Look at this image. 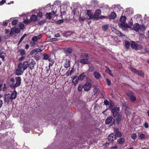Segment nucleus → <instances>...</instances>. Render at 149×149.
<instances>
[{
    "instance_id": "nucleus-1",
    "label": "nucleus",
    "mask_w": 149,
    "mask_h": 149,
    "mask_svg": "<svg viewBox=\"0 0 149 149\" xmlns=\"http://www.w3.org/2000/svg\"><path fill=\"white\" fill-rule=\"evenodd\" d=\"M59 5L57 4H54L52 6V13H46V16L47 18L50 19L51 18V16H53L54 17H55L56 16V13L57 12V8H59Z\"/></svg>"
},
{
    "instance_id": "nucleus-2",
    "label": "nucleus",
    "mask_w": 149,
    "mask_h": 149,
    "mask_svg": "<svg viewBox=\"0 0 149 149\" xmlns=\"http://www.w3.org/2000/svg\"><path fill=\"white\" fill-rule=\"evenodd\" d=\"M22 63H20L18 64L17 68L16 70V74L17 75H20L22 74L24 70L22 68Z\"/></svg>"
},
{
    "instance_id": "nucleus-3",
    "label": "nucleus",
    "mask_w": 149,
    "mask_h": 149,
    "mask_svg": "<svg viewBox=\"0 0 149 149\" xmlns=\"http://www.w3.org/2000/svg\"><path fill=\"white\" fill-rule=\"evenodd\" d=\"M16 82L15 84L13 83L11 84L10 86L11 88H15L19 86L21 84V79L20 77H17L16 78Z\"/></svg>"
},
{
    "instance_id": "nucleus-4",
    "label": "nucleus",
    "mask_w": 149,
    "mask_h": 149,
    "mask_svg": "<svg viewBox=\"0 0 149 149\" xmlns=\"http://www.w3.org/2000/svg\"><path fill=\"white\" fill-rule=\"evenodd\" d=\"M127 95L130 98V100L132 101L133 102L136 100V98L135 96L134 93L131 91H129L127 93Z\"/></svg>"
},
{
    "instance_id": "nucleus-5",
    "label": "nucleus",
    "mask_w": 149,
    "mask_h": 149,
    "mask_svg": "<svg viewBox=\"0 0 149 149\" xmlns=\"http://www.w3.org/2000/svg\"><path fill=\"white\" fill-rule=\"evenodd\" d=\"M4 99V102H7L8 104L10 102H11L13 100L11 97L10 94L9 93L5 95Z\"/></svg>"
},
{
    "instance_id": "nucleus-6",
    "label": "nucleus",
    "mask_w": 149,
    "mask_h": 149,
    "mask_svg": "<svg viewBox=\"0 0 149 149\" xmlns=\"http://www.w3.org/2000/svg\"><path fill=\"white\" fill-rule=\"evenodd\" d=\"M131 70L134 73L139 75L142 77H143L144 76V74L143 72L141 70H136L132 67H130Z\"/></svg>"
},
{
    "instance_id": "nucleus-7",
    "label": "nucleus",
    "mask_w": 149,
    "mask_h": 149,
    "mask_svg": "<svg viewBox=\"0 0 149 149\" xmlns=\"http://www.w3.org/2000/svg\"><path fill=\"white\" fill-rule=\"evenodd\" d=\"M111 111L113 114V116L115 117L116 116L119 111V107H115Z\"/></svg>"
},
{
    "instance_id": "nucleus-8",
    "label": "nucleus",
    "mask_w": 149,
    "mask_h": 149,
    "mask_svg": "<svg viewBox=\"0 0 149 149\" xmlns=\"http://www.w3.org/2000/svg\"><path fill=\"white\" fill-rule=\"evenodd\" d=\"M116 139V136L113 133L110 134L108 137V140L110 142H112Z\"/></svg>"
},
{
    "instance_id": "nucleus-9",
    "label": "nucleus",
    "mask_w": 149,
    "mask_h": 149,
    "mask_svg": "<svg viewBox=\"0 0 149 149\" xmlns=\"http://www.w3.org/2000/svg\"><path fill=\"white\" fill-rule=\"evenodd\" d=\"M115 121V120L113 119V118L111 116L108 117L106 119L105 123L106 124H108L109 123H113Z\"/></svg>"
},
{
    "instance_id": "nucleus-10",
    "label": "nucleus",
    "mask_w": 149,
    "mask_h": 149,
    "mask_svg": "<svg viewBox=\"0 0 149 149\" xmlns=\"http://www.w3.org/2000/svg\"><path fill=\"white\" fill-rule=\"evenodd\" d=\"M119 26L121 28L123 29H125L126 28H129L132 29L131 27L127 24L124 23H120L119 24Z\"/></svg>"
},
{
    "instance_id": "nucleus-11",
    "label": "nucleus",
    "mask_w": 149,
    "mask_h": 149,
    "mask_svg": "<svg viewBox=\"0 0 149 149\" xmlns=\"http://www.w3.org/2000/svg\"><path fill=\"white\" fill-rule=\"evenodd\" d=\"M101 11L100 10L97 9L95 11L94 15L92 17L93 19H97V17L101 13Z\"/></svg>"
},
{
    "instance_id": "nucleus-12",
    "label": "nucleus",
    "mask_w": 149,
    "mask_h": 149,
    "mask_svg": "<svg viewBox=\"0 0 149 149\" xmlns=\"http://www.w3.org/2000/svg\"><path fill=\"white\" fill-rule=\"evenodd\" d=\"M140 29V26L138 23H136L134 24L133 26V27L132 28V29L136 31H139Z\"/></svg>"
},
{
    "instance_id": "nucleus-13",
    "label": "nucleus",
    "mask_w": 149,
    "mask_h": 149,
    "mask_svg": "<svg viewBox=\"0 0 149 149\" xmlns=\"http://www.w3.org/2000/svg\"><path fill=\"white\" fill-rule=\"evenodd\" d=\"M29 65V63L27 61H25L23 63H22V66L23 69V70H26L28 67Z\"/></svg>"
},
{
    "instance_id": "nucleus-14",
    "label": "nucleus",
    "mask_w": 149,
    "mask_h": 149,
    "mask_svg": "<svg viewBox=\"0 0 149 149\" xmlns=\"http://www.w3.org/2000/svg\"><path fill=\"white\" fill-rule=\"evenodd\" d=\"M91 84L88 83H86L83 86V88L85 91H88L91 88Z\"/></svg>"
},
{
    "instance_id": "nucleus-15",
    "label": "nucleus",
    "mask_w": 149,
    "mask_h": 149,
    "mask_svg": "<svg viewBox=\"0 0 149 149\" xmlns=\"http://www.w3.org/2000/svg\"><path fill=\"white\" fill-rule=\"evenodd\" d=\"M112 31L113 32L120 36H124L123 34L115 28H113Z\"/></svg>"
},
{
    "instance_id": "nucleus-16",
    "label": "nucleus",
    "mask_w": 149,
    "mask_h": 149,
    "mask_svg": "<svg viewBox=\"0 0 149 149\" xmlns=\"http://www.w3.org/2000/svg\"><path fill=\"white\" fill-rule=\"evenodd\" d=\"M125 14L130 15L132 14L133 13V10L132 8H128L126 9Z\"/></svg>"
},
{
    "instance_id": "nucleus-17",
    "label": "nucleus",
    "mask_w": 149,
    "mask_h": 149,
    "mask_svg": "<svg viewBox=\"0 0 149 149\" xmlns=\"http://www.w3.org/2000/svg\"><path fill=\"white\" fill-rule=\"evenodd\" d=\"M17 94V92L15 90L12 93L10 94L11 97L13 100L15 99L16 98Z\"/></svg>"
},
{
    "instance_id": "nucleus-18",
    "label": "nucleus",
    "mask_w": 149,
    "mask_h": 149,
    "mask_svg": "<svg viewBox=\"0 0 149 149\" xmlns=\"http://www.w3.org/2000/svg\"><path fill=\"white\" fill-rule=\"evenodd\" d=\"M79 80L77 78V76H75L72 79V82L74 85H76L78 83Z\"/></svg>"
},
{
    "instance_id": "nucleus-19",
    "label": "nucleus",
    "mask_w": 149,
    "mask_h": 149,
    "mask_svg": "<svg viewBox=\"0 0 149 149\" xmlns=\"http://www.w3.org/2000/svg\"><path fill=\"white\" fill-rule=\"evenodd\" d=\"M80 62L81 63L84 64H88L89 63V61L87 58H82L80 60Z\"/></svg>"
},
{
    "instance_id": "nucleus-20",
    "label": "nucleus",
    "mask_w": 149,
    "mask_h": 149,
    "mask_svg": "<svg viewBox=\"0 0 149 149\" xmlns=\"http://www.w3.org/2000/svg\"><path fill=\"white\" fill-rule=\"evenodd\" d=\"M114 132L115 133V135L116 137H119L121 136V133L118 129H115L114 131Z\"/></svg>"
},
{
    "instance_id": "nucleus-21",
    "label": "nucleus",
    "mask_w": 149,
    "mask_h": 149,
    "mask_svg": "<svg viewBox=\"0 0 149 149\" xmlns=\"http://www.w3.org/2000/svg\"><path fill=\"white\" fill-rule=\"evenodd\" d=\"M94 75L95 78L97 79H99L101 77L100 74V73L96 71L94 73Z\"/></svg>"
},
{
    "instance_id": "nucleus-22",
    "label": "nucleus",
    "mask_w": 149,
    "mask_h": 149,
    "mask_svg": "<svg viewBox=\"0 0 149 149\" xmlns=\"http://www.w3.org/2000/svg\"><path fill=\"white\" fill-rule=\"evenodd\" d=\"M37 17L36 15H32L30 17V19L31 20V22H34L37 20Z\"/></svg>"
},
{
    "instance_id": "nucleus-23",
    "label": "nucleus",
    "mask_w": 149,
    "mask_h": 149,
    "mask_svg": "<svg viewBox=\"0 0 149 149\" xmlns=\"http://www.w3.org/2000/svg\"><path fill=\"white\" fill-rule=\"evenodd\" d=\"M116 17V14L114 12H111V13L109 17H108V18L109 19H115Z\"/></svg>"
},
{
    "instance_id": "nucleus-24",
    "label": "nucleus",
    "mask_w": 149,
    "mask_h": 149,
    "mask_svg": "<svg viewBox=\"0 0 149 149\" xmlns=\"http://www.w3.org/2000/svg\"><path fill=\"white\" fill-rule=\"evenodd\" d=\"M65 62L64 65L65 67V68L69 67L70 66V61L68 59H66L65 61Z\"/></svg>"
},
{
    "instance_id": "nucleus-25",
    "label": "nucleus",
    "mask_w": 149,
    "mask_h": 149,
    "mask_svg": "<svg viewBox=\"0 0 149 149\" xmlns=\"http://www.w3.org/2000/svg\"><path fill=\"white\" fill-rule=\"evenodd\" d=\"M126 19V18L125 16H121L120 19V23H125Z\"/></svg>"
},
{
    "instance_id": "nucleus-26",
    "label": "nucleus",
    "mask_w": 149,
    "mask_h": 149,
    "mask_svg": "<svg viewBox=\"0 0 149 149\" xmlns=\"http://www.w3.org/2000/svg\"><path fill=\"white\" fill-rule=\"evenodd\" d=\"M142 48V47L141 45L139 44H136L134 49L136 50L140 49Z\"/></svg>"
},
{
    "instance_id": "nucleus-27",
    "label": "nucleus",
    "mask_w": 149,
    "mask_h": 149,
    "mask_svg": "<svg viewBox=\"0 0 149 149\" xmlns=\"http://www.w3.org/2000/svg\"><path fill=\"white\" fill-rule=\"evenodd\" d=\"M85 77V75L84 73L81 74L78 77H77V78L79 80H83Z\"/></svg>"
},
{
    "instance_id": "nucleus-28",
    "label": "nucleus",
    "mask_w": 149,
    "mask_h": 149,
    "mask_svg": "<svg viewBox=\"0 0 149 149\" xmlns=\"http://www.w3.org/2000/svg\"><path fill=\"white\" fill-rule=\"evenodd\" d=\"M48 61L50 62L49 66V69H50V67L52 66L53 64L54 63V61L53 59H51V58H49L48 59Z\"/></svg>"
},
{
    "instance_id": "nucleus-29",
    "label": "nucleus",
    "mask_w": 149,
    "mask_h": 149,
    "mask_svg": "<svg viewBox=\"0 0 149 149\" xmlns=\"http://www.w3.org/2000/svg\"><path fill=\"white\" fill-rule=\"evenodd\" d=\"M109 27V25L105 24L102 26V29L103 31H106L108 29Z\"/></svg>"
},
{
    "instance_id": "nucleus-30",
    "label": "nucleus",
    "mask_w": 149,
    "mask_h": 149,
    "mask_svg": "<svg viewBox=\"0 0 149 149\" xmlns=\"http://www.w3.org/2000/svg\"><path fill=\"white\" fill-rule=\"evenodd\" d=\"M125 139L123 138H121L119 139L118 141L117 142L118 144H121L122 143H123L125 141Z\"/></svg>"
},
{
    "instance_id": "nucleus-31",
    "label": "nucleus",
    "mask_w": 149,
    "mask_h": 149,
    "mask_svg": "<svg viewBox=\"0 0 149 149\" xmlns=\"http://www.w3.org/2000/svg\"><path fill=\"white\" fill-rule=\"evenodd\" d=\"M73 70V69H72L71 70H70V69H69L68 71L66 73V75L67 76H69L70 75L72 74V73L74 71Z\"/></svg>"
},
{
    "instance_id": "nucleus-32",
    "label": "nucleus",
    "mask_w": 149,
    "mask_h": 149,
    "mask_svg": "<svg viewBox=\"0 0 149 149\" xmlns=\"http://www.w3.org/2000/svg\"><path fill=\"white\" fill-rule=\"evenodd\" d=\"M87 14L89 17L90 18H92V17L93 16V15H92L91 10H87Z\"/></svg>"
},
{
    "instance_id": "nucleus-33",
    "label": "nucleus",
    "mask_w": 149,
    "mask_h": 149,
    "mask_svg": "<svg viewBox=\"0 0 149 149\" xmlns=\"http://www.w3.org/2000/svg\"><path fill=\"white\" fill-rule=\"evenodd\" d=\"M142 17V16L139 15H137L134 16V18H136V20L138 21L140 20Z\"/></svg>"
},
{
    "instance_id": "nucleus-34",
    "label": "nucleus",
    "mask_w": 149,
    "mask_h": 149,
    "mask_svg": "<svg viewBox=\"0 0 149 149\" xmlns=\"http://www.w3.org/2000/svg\"><path fill=\"white\" fill-rule=\"evenodd\" d=\"M72 32L70 31H67L65 33L64 36H65L67 37L70 36L72 35Z\"/></svg>"
},
{
    "instance_id": "nucleus-35",
    "label": "nucleus",
    "mask_w": 149,
    "mask_h": 149,
    "mask_svg": "<svg viewBox=\"0 0 149 149\" xmlns=\"http://www.w3.org/2000/svg\"><path fill=\"white\" fill-rule=\"evenodd\" d=\"M19 53L21 56H24L25 55V51L23 49H21L19 50Z\"/></svg>"
},
{
    "instance_id": "nucleus-36",
    "label": "nucleus",
    "mask_w": 149,
    "mask_h": 149,
    "mask_svg": "<svg viewBox=\"0 0 149 149\" xmlns=\"http://www.w3.org/2000/svg\"><path fill=\"white\" fill-rule=\"evenodd\" d=\"M5 54L3 52H0V58H1L3 61L4 60Z\"/></svg>"
},
{
    "instance_id": "nucleus-37",
    "label": "nucleus",
    "mask_w": 149,
    "mask_h": 149,
    "mask_svg": "<svg viewBox=\"0 0 149 149\" xmlns=\"http://www.w3.org/2000/svg\"><path fill=\"white\" fill-rule=\"evenodd\" d=\"M106 72L112 76H113V74L110 69L107 68L106 70Z\"/></svg>"
},
{
    "instance_id": "nucleus-38",
    "label": "nucleus",
    "mask_w": 149,
    "mask_h": 149,
    "mask_svg": "<svg viewBox=\"0 0 149 149\" xmlns=\"http://www.w3.org/2000/svg\"><path fill=\"white\" fill-rule=\"evenodd\" d=\"M122 118V116L120 114H119L118 115L117 118L116 119L117 122L119 123Z\"/></svg>"
},
{
    "instance_id": "nucleus-39",
    "label": "nucleus",
    "mask_w": 149,
    "mask_h": 149,
    "mask_svg": "<svg viewBox=\"0 0 149 149\" xmlns=\"http://www.w3.org/2000/svg\"><path fill=\"white\" fill-rule=\"evenodd\" d=\"M36 64V63L35 61H32L30 63V65L33 68L34 65Z\"/></svg>"
},
{
    "instance_id": "nucleus-40",
    "label": "nucleus",
    "mask_w": 149,
    "mask_h": 149,
    "mask_svg": "<svg viewBox=\"0 0 149 149\" xmlns=\"http://www.w3.org/2000/svg\"><path fill=\"white\" fill-rule=\"evenodd\" d=\"M24 22L25 24H29L31 22L30 19H28L27 18L24 19L23 21Z\"/></svg>"
},
{
    "instance_id": "nucleus-41",
    "label": "nucleus",
    "mask_w": 149,
    "mask_h": 149,
    "mask_svg": "<svg viewBox=\"0 0 149 149\" xmlns=\"http://www.w3.org/2000/svg\"><path fill=\"white\" fill-rule=\"evenodd\" d=\"M136 44L134 41H131V46L132 48L134 49Z\"/></svg>"
},
{
    "instance_id": "nucleus-42",
    "label": "nucleus",
    "mask_w": 149,
    "mask_h": 149,
    "mask_svg": "<svg viewBox=\"0 0 149 149\" xmlns=\"http://www.w3.org/2000/svg\"><path fill=\"white\" fill-rule=\"evenodd\" d=\"M125 47L127 49H128L130 46V43L129 41H126L125 43Z\"/></svg>"
},
{
    "instance_id": "nucleus-43",
    "label": "nucleus",
    "mask_w": 149,
    "mask_h": 149,
    "mask_svg": "<svg viewBox=\"0 0 149 149\" xmlns=\"http://www.w3.org/2000/svg\"><path fill=\"white\" fill-rule=\"evenodd\" d=\"M43 56H44V58L45 60H48V59L49 58V56L47 54H43Z\"/></svg>"
},
{
    "instance_id": "nucleus-44",
    "label": "nucleus",
    "mask_w": 149,
    "mask_h": 149,
    "mask_svg": "<svg viewBox=\"0 0 149 149\" xmlns=\"http://www.w3.org/2000/svg\"><path fill=\"white\" fill-rule=\"evenodd\" d=\"M106 81L107 84L109 86H110L111 84V82L110 80L108 79H106Z\"/></svg>"
},
{
    "instance_id": "nucleus-45",
    "label": "nucleus",
    "mask_w": 149,
    "mask_h": 149,
    "mask_svg": "<svg viewBox=\"0 0 149 149\" xmlns=\"http://www.w3.org/2000/svg\"><path fill=\"white\" fill-rule=\"evenodd\" d=\"M72 49L70 48L66 50H65L66 52V53H68V54L71 53L72 52Z\"/></svg>"
},
{
    "instance_id": "nucleus-46",
    "label": "nucleus",
    "mask_w": 149,
    "mask_h": 149,
    "mask_svg": "<svg viewBox=\"0 0 149 149\" xmlns=\"http://www.w3.org/2000/svg\"><path fill=\"white\" fill-rule=\"evenodd\" d=\"M14 31L16 33H18L20 32V30L19 28H14Z\"/></svg>"
},
{
    "instance_id": "nucleus-47",
    "label": "nucleus",
    "mask_w": 149,
    "mask_h": 149,
    "mask_svg": "<svg viewBox=\"0 0 149 149\" xmlns=\"http://www.w3.org/2000/svg\"><path fill=\"white\" fill-rule=\"evenodd\" d=\"M88 56V54L87 53H83L81 55V58L87 57Z\"/></svg>"
},
{
    "instance_id": "nucleus-48",
    "label": "nucleus",
    "mask_w": 149,
    "mask_h": 149,
    "mask_svg": "<svg viewBox=\"0 0 149 149\" xmlns=\"http://www.w3.org/2000/svg\"><path fill=\"white\" fill-rule=\"evenodd\" d=\"M63 22V19H60L56 22V23L58 24H60Z\"/></svg>"
},
{
    "instance_id": "nucleus-49",
    "label": "nucleus",
    "mask_w": 149,
    "mask_h": 149,
    "mask_svg": "<svg viewBox=\"0 0 149 149\" xmlns=\"http://www.w3.org/2000/svg\"><path fill=\"white\" fill-rule=\"evenodd\" d=\"M132 138L133 139H135L136 138V134L135 133L132 134L131 135Z\"/></svg>"
},
{
    "instance_id": "nucleus-50",
    "label": "nucleus",
    "mask_w": 149,
    "mask_h": 149,
    "mask_svg": "<svg viewBox=\"0 0 149 149\" xmlns=\"http://www.w3.org/2000/svg\"><path fill=\"white\" fill-rule=\"evenodd\" d=\"M17 20H13L12 22V24L13 25H15L17 24Z\"/></svg>"
},
{
    "instance_id": "nucleus-51",
    "label": "nucleus",
    "mask_w": 149,
    "mask_h": 149,
    "mask_svg": "<svg viewBox=\"0 0 149 149\" xmlns=\"http://www.w3.org/2000/svg\"><path fill=\"white\" fill-rule=\"evenodd\" d=\"M83 88V86L81 85H79L78 88V91H81L82 90Z\"/></svg>"
},
{
    "instance_id": "nucleus-52",
    "label": "nucleus",
    "mask_w": 149,
    "mask_h": 149,
    "mask_svg": "<svg viewBox=\"0 0 149 149\" xmlns=\"http://www.w3.org/2000/svg\"><path fill=\"white\" fill-rule=\"evenodd\" d=\"M85 20V18L83 17H80L79 18V21L80 22H82Z\"/></svg>"
},
{
    "instance_id": "nucleus-53",
    "label": "nucleus",
    "mask_w": 149,
    "mask_h": 149,
    "mask_svg": "<svg viewBox=\"0 0 149 149\" xmlns=\"http://www.w3.org/2000/svg\"><path fill=\"white\" fill-rule=\"evenodd\" d=\"M94 69V68L93 66H90L88 69V71L90 72L93 71Z\"/></svg>"
},
{
    "instance_id": "nucleus-54",
    "label": "nucleus",
    "mask_w": 149,
    "mask_h": 149,
    "mask_svg": "<svg viewBox=\"0 0 149 149\" xmlns=\"http://www.w3.org/2000/svg\"><path fill=\"white\" fill-rule=\"evenodd\" d=\"M19 27L21 29H23L24 28V26L23 24L20 23L19 25Z\"/></svg>"
},
{
    "instance_id": "nucleus-55",
    "label": "nucleus",
    "mask_w": 149,
    "mask_h": 149,
    "mask_svg": "<svg viewBox=\"0 0 149 149\" xmlns=\"http://www.w3.org/2000/svg\"><path fill=\"white\" fill-rule=\"evenodd\" d=\"M38 39V37L37 36H34L32 38V40L36 42Z\"/></svg>"
},
{
    "instance_id": "nucleus-56",
    "label": "nucleus",
    "mask_w": 149,
    "mask_h": 149,
    "mask_svg": "<svg viewBox=\"0 0 149 149\" xmlns=\"http://www.w3.org/2000/svg\"><path fill=\"white\" fill-rule=\"evenodd\" d=\"M34 51L36 52H40L42 51V50L40 49L36 48L34 49Z\"/></svg>"
},
{
    "instance_id": "nucleus-57",
    "label": "nucleus",
    "mask_w": 149,
    "mask_h": 149,
    "mask_svg": "<svg viewBox=\"0 0 149 149\" xmlns=\"http://www.w3.org/2000/svg\"><path fill=\"white\" fill-rule=\"evenodd\" d=\"M45 23V21L44 20L39 22L38 23V24L39 25H41Z\"/></svg>"
},
{
    "instance_id": "nucleus-58",
    "label": "nucleus",
    "mask_w": 149,
    "mask_h": 149,
    "mask_svg": "<svg viewBox=\"0 0 149 149\" xmlns=\"http://www.w3.org/2000/svg\"><path fill=\"white\" fill-rule=\"evenodd\" d=\"M104 104L106 105H109V102L107 100H105L104 101Z\"/></svg>"
},
{
    "instance_id": "nucleus-59",
    "label": "nucleus",
    "mask_w": 149,
    "mask_h": 149,
    "mask_svg": "<svg viewBox=\"0 0 149 149\" xmlns=\"http://www.w3.org/2000/svg\"><path fill=\"white\" fill-rule=\"evenodd\" d=\"M145 136L144 134H141L140 135L139 137H140V138L142 139H143L144 138Z\"/></svg>"
},
{
    "instance_id": "nucleus-60",
    "label": "nucleus",
    "mask_w": 149,
    "mask_h": 149,
    "mask_svg": "<svg viewBox=\"0 0 149 149\" xmlns=\"http://www.w3.org/2000/svg\"><path fill=\"white\" fill-rule=\"evenodd\" d=\"M34 58L37 61L39 60V56L38 55H36L34 56Z\"/></svg>"
},
{
    "instance_id": "nucleus-61",
    "label": "nucleus",
    "mask_w": 149,
    "mask_h": 149,
    "mask_svg": "<svg viewBox=\"0 0 149 149\" xmlns=\"http://www.w3.org/2000/svg\"><path fill=\"white\" fill-rule=\"evenodd\" d=\"M6 1V0H2L0 2V5L3 4Z\"/></svg>"
},
{
    "instance_id": "nucleus-62",
    "label": "nucleus",
    "mask_w": 149,
    "mask_h": 149,
    "mask_svg": "<svg viewBox=\"0 0 149 149\" xmlns=\"http://www.w3.org/2000/svg\"><path fill=\"white\" fill-rule=\"evenodd\" d=\"M38 15L40 17H41L42 16V12H39L38 14Z\"/></svg>"
},
{
    "instance_id": "nucleus-63",
    "label": "nucleus",
    "mask_w": 149,
    "mask_h": 149,
    "mask_svg": "<svg viewBox=\"0 0 149 149\" xmlns=\"http://www.w3.org/2000/svg\"><path fill=\"white\" fill-rule=\"evenodd\" d=\"M14 28H13L10 33V35L12 36L14 31Z\"/></svg>"
},
{
    "instance_id": "nucleus-64",
    "label": "nucleus",
    "mask_w": 149,
    "mask_h": 149,
    "mask_svg": "<svg viewBox=\"0 0 149 149\" xmlns=\"http://www.w3.org/2000/svg\"><path fill=\"white\" fill-rule=\"evenodd\" d=\"M24 38L23 37H22L21 38L20 40H19V43L18 44V45H19L22 41V40H23V39Z\"/></svg>"
}]
</instances>
